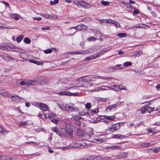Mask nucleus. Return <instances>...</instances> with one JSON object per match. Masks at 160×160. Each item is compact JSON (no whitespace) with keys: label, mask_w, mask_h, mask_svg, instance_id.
I'll return each mask as SVG.
<instances>
[{"label":"nucleus","mask_w":160,"mask_h":160,"mask_svg":"<svg viewBox=\"0 0 160 160\" xmlns=\"http://www.w3.org/2000/svg\"><path fill=\"white\" fill-rule=\"evenodd\" d=\"M84 134H82V138L83 140H88L92 137L93 133V130L92 128H89Z\"/></svg>","instance_id":"nucleus-1"},{"label":"nucleus","mask_w":160,"mask_h":160,"mask_svg":"<svg viewBox=\"0 0 160 160\" xmlns=\"http://www.w3.org/2000/svg\"><path fill=\"white\" fill-rule=\"evenodd\" d=\"M71 144V147L72 148H78L81 149L83 148L86 146L85 143L79 141H76L72 143Z\"/></svg>","instance_id":"nucleus-2"},{"label":"nucleus","mask_w":160,"mask_h":160,"mask_svg":"<svg viewBox=\"0 0 160 160\" xmlns=\"http://www.w3.org/2000/svg\"><path fill=\"white\" fill-rule=\"evenodd\" d=\"M65 128L66 129L67 134L69 135L70 137H71L72 135L73 130L71 125L69 124H67L66 125Z\"/></svg>","instance_id":"nucleus-3"},{"label":"nucleus","mask_w":160,"mask_h":160,"mask_svg":"<svg viewBox=\"0 0 160 160\" xmlns=\"http://www.w3.org/2000/svg\"><path fill=\"white\" fill-rule=\"evenodd\" d=\"M0 56L3 59H4L7 61H9L10 60H13L14 59V58L10 57L8 54L5 53L1 54Z\"/></svg>","instance_id":"nucleus-4"},{"label":"nucleus","mask_w":160,"mask_h":160,"mask_svg":"<svg viewBox=\"0 0 160 160\" xmlns=\"http://www.w3.org/2000/svg\"><path fill=\"white\" fill-rule=\"evenodd\" d=\"M38 106L43 111H48L49 110V107L47 105L43 103H40L38 104Z\"/></svg>","instance_id":"nucleus-5"},{"label":"nucleus","mask_w":160,"mask_h":160,"mask_svg":"<svg viewBox=\"0 0 160 160\" xmlns=\"http://www.w3.org/2000/svg\"><path fill=\"white\" fill-rule=\"evenodd\" d=\"M11 98L12 101L17 102H19L22 99L21 97H19L18 96L16 95L14 96L12 95Z\"/></svg>","instance_id":"nucleus-6"},{"label":"nucleus","mask_w":160,"mask_h":160,"mask_svg":"<svg viewBox=\"0 0 160 160\" xmlns=\"http://www.w3.org/2000/svg\"><path fill=\"white\" fill-rule=\"evenodd\" d=\"M80 7H81L87 9L89 8L90 7V5L88 3L83 0Z\"/></svg>","instance_id":"nucleus-7"},{"label":"nucleus","mask_w":160,"mask_h":160,"mask_svg":"<svg viewBox=\"0 0 160 160\" xmlns=\"http://www.w3.org/2000/svg\"><path fill=\"white\" fill-rule=\"evenodd\" d=\"M58 107L62 110L66 111H68L67 106L65 104H62V105H58Z\"/></svg>","instance_id":"nucleus-8"},{"label":"nucleus","mask_w":160,"mask_h":160,"mask_svg":"<svg viewBox=\"0 0 160 160\" xmlns=\"http://www.w3.org/2000/svg\"><path fill=\"white\" fill-rule=\"evenodd\" d=\"M128 154V152H122L118 155V157L119 158H123L127 157Z\"/></svg>","instance_id":"nucleus-9"},{"label":"nucleus","mask_w":160,"mask_h":160,"mask_svg":"<svg viewBox=\"0 0 160 160\" xmlns=\"http://www.w3.org/2000/svg\"><path fill=\"white\" fill-rule=\"evenodd\" d=\"M112 138L116 139H122L125 138V136L122 135L121 134H116L112 136Z\"/></svg>","instance_id":"nucleus-10"},{"label":"nucleus","mask_w":160,"mask_h":160,"mask_svg":"<svg viewBox=\"0 0 160 160\" xmlns=\"http://www.w3.org/2000/svg\"><path fill=\"white\" fill-rule=\"evenodd\" d=\"M117 107V104H114L112 105H109L108 107L106 108V111H108V109H109V111L112 109L115 108Z\"/></svg>","instance_id":"nucleus-11"},{"label":"nucleus","mask_w":160,"mask_h":160,"mask_svg":"<svg viewBox=\"0 0 160 160\" xmlns=\"http://www.w3.org/2000/svg\"><path fill=\"white\" fill-rule=\"evenodd\" d=\"M121 66H122V65L118 64L112 68H111V69L112 71H114L115 70H117L118 69H121L122 68H121Z\"/></svg>","instance_id":"nucleus-12"},{"label":"nucleus","mask_w":160,"mask_h":160,"mask_svg":"<svg viewBox=\"0 0 160 160\" xmlns=\"http://www.w3.org/2000/svg\"><path fill=\"white\" fill-rule=\"evenodd\" d=\"M82 1L83 0H74L73 2L75 4L78 6L80 7Z\"/></svg>","instance_id":"nucleus-13"},{"label":"nucleus","mask_w":160,"mask_h":160,"mask_svg":"<svg viewBox=\"0 0 160 160\" xmlns=\"http://www.w3.org/2000/svg\"><path fill=\"white\" fill-rule=\"evenodd\" d=\"M52 130L56 132L59 136H61L60 132L58 128L52 127Z\"/></svg>","instance_id":"nucleus-14"},{"label":"nucleus","mask_w":160,"mask_h":160,"mask_svg":"<svg viewBox=\"0 0 160 160\" xmlns=\"http://www.w3.org/2000/svg\"><path fill=\"white\" fill-rule=\"evenodd\" d=\"M83 78L84 82H88L91 81H93V80H92L91 79V78H90L88 76H83Z\"/></svg>","instance_id":"nucleus-15"},{"label":"nucleus","mask_w":160,"mask_h":160,"mask_svg":"<svg viewBox=\"0 0 160 160\" xmlns=\"http://www.w3.org/2000/svg\"><path fill=\"white\" fill-rule=\"evenodd\" d=\"M90 52V51H83L82 52H79V51H76L74 52V54H88V52Z\"/></svg>","instance_id":"nucleus-16"},{"label":"nucleus","mask_w":160,"mask_h":160,"mask_svg":"<svg viewBox=\"0 0 160 160\" xmlns=\"http://www.w3.org/2000/svg\"><path fill=\"white\" fill-rule=\"evenodd\" d=\"M11 17L12 18L14 19L15 20H18L20 16L18 14H13L11 15Z\"/></svg>","instance_id":"nucleus-17"},{"label":"nucleus","mask_w":160,"mask_h":160,"mask_svg":"<svg viewBox=\"0 0 160 160\" xmlns=\"http://www.w3.org/2000/svg\"><path fill=\"white\" fill-rule=\"evenodd\" d=\"M30 61L32 63H33L34 64H37V65H42V64H43V63L42 62H40L37 61L36 60H30Z\"/></svg>","instance_id":"nucleus-18"},{"label":"nucleus","mask_w":160,"mask_h":160,"mask_svg":"<svg viewBox=\"0 0 160 160\" xmlns=\"http://www.w3.org/2000/svg\"><path fill=\"white\" fill-rule=\"evenodd\" d=\"M48 115V118H49L50 120L54 118L56 116L55 114L53 113H49Z\"/></svg>","instance_id":"nucleus-19"},{"label":"nucleus","mask_w":160,"mask_h":160,"mask_svg":"<svg viewBox=\"0 0 160 160\" xmlns=\"http://www.w3.org/2000/svg\"><path fill=\"white\" fill-rule=\"evenodd\" d=\"M105 89H103L102 88L97 87L95 88L92 90L91 91V92H99L102 90H105Z\"/></svg>","instance_id":"nucleus-20"},{"label":"nucleus","mask_w":160,"mask_h":160,"mask_svg":"<svg viewBox=\"0 0 160 160\" xmlns=\"http://www.w3.org/2000/svg\"><path fill=\"white\" fill-rule=\"evenodd\" d=\"M82 131L79 128H78L77 129V134L78 136L79 137H82L83 134Z\"/></svg>","instance_id":"nucleus-21"},{"label":"nucleus","mask_w":160,"mask_h":160,"mask_svg":"<svg viewBox=\"0 0 160 160\" xmlns=\"http://www.w3.org/2000/svg\"><path fill=\"white\" fill-rule=\"evenodd\" d=\"M77 29L79 30H82L84 27H86V26L84 25L83 24H80L77 26Z\"/></svg>","instance_id":"nucleus-22"},{"label":"nucleus","mask_w":160,"mask_h":160,"mask_svg":"<svg viewBox=\"0 0 160 160\" xmlns=\"http://www.w3.org/2000/svg\"><path fill=\"white\" fill-rule=\"evenodd\" d=\"M72 118L74 120H76V121L78 120H83L82 118L80 116H74Z\"/></svg>","instance_id":"nucleus-23"},{"label":"nucleus","mask_w":160,"mask_h":160,"mask_svg":"<svg viewBox=\"0 0 160 160\" xmlns=\"http://www.w3.org/2000/svg\"><path fill=\"white\" fill-rule=\"evenodd\" d=\"M117 36L120 38H124L127 36V34L125 33H120L118 34Z\"/></svg>","instance_id":"nucleus-24"},{"label":"nucleus","mask_w":160,"mask_h":160,"mask_svg":"<svg viewBox=\"0 0 160 160\" xmlns=\"http://www.w3.org/2000/svg\"><path fill=\"white\" fill-rule=\"evenodd\" d=\"M150 144L148 142H145L142 143L140 145L141 147L142 148H146L150 146Z\"/></svg>","instance_id":"nucleus-25"},{"label":"nucleus","mask_w":160,"mask_h":160,"mask_svg":"<svg viewBox=\"0 0 160 160\" xmlns=\"http://www.w3.org/2000/svg\"><path fill=\"white\" fill-rule=\"evenodd\" d=\"M146 108L147 111H148L149 112H152L154 110H157V109H156L154 110V109L155 108H152L149 107L147 106H146Z\"/></svg>","instance_id":"nucleus-26"},{"label":"nucleus","mask_w":160,"mask_h":160,"mask_svg":"<svg viewBox=\"0 0 160 160\" xmlns=\"http://www.w3.org/2000/svg\"><path fill=\"white\" fill-rule=\"evenodd\" d=\"M23 38V36L22 34H21L18 37L16 38V41L18 42H20L22 40Z\"/></svg>","instance_id":"nucleus-27"},{"label":"nucleus","mask_w":160,"mask_h":160,"mask_svg":"<svg viewBox=\"0 0 160 160\" xmlns=\"http://www.w3.org/2000/svg\"><path fill=\"white\" fill-rule=\"evenodd\" d=\"M50 120L53 123L57 124L58 122L60 121V119L59 118L58 119H55L54 118Z\"/></svg>","instance_id":"nucleus-28"},{"label":"nucleus","mask_w":160,"mask_h":160,"mask_svg":"<svg viewBox=\"0 0 160 160\" xmlns=\"http://www.w3.org/2000/svg\"><path fill=\"white\" fill-rule=\"evenodd\" d=\"M112 22L113 23H112V24H114L116 27H120L121 25L119 22L113 20V21Z\"/></svg>","instance_id":"nucleus-29"},{"label":"nucleus","mask_w":160,"mask_h":160,"mask_svg":"<svg viewBox=\"0 0 160 160\" xmlns=\"http://www.w3.org/2000/svg\"><path fill=\"white\" fill-rule=\"evenodd\" d=\"M105 118H106V120H110L111 121H112L114 118V117L113 116H105Z\"/></svg>","instance_id":"nucleus-30"},{"label":"nucleus","mask_w":160,"mask_h":160,"mask_svg":"<svg viewBox=\"0 0 160 160\" xmlns=\"http://www.w3.org/2000/svg\"><path fill=\"white\" fill-rule=\"evenodd\" d=\"M24 42L28 44H29L31 42V40L30 39L28 38H25L24 40H23Z\"/></svg>","instance_id":"nucleus-31"},{"label":"nucleus","mask_w":160,"mask_h":160,"mask_svg":"<svg viewBox=\"0 0 160 160\" xmlns=\"http://www.w3.org/2000/svg\"><path fill=\"white\" fill-rule=\"evenodd\" d=\"M121 123V122H119L118 123L115 124V125L114 126V128H115V129H116V130H118L120 128V123Z\"/></svg>","instance_id":"nucleus-32"},{"label":"nucleus","mask_w":160,"mask_h":160,"mask_svg":"<svg viewBox=\"0 0 160 160\" xmlns=\"http://www.w3.org/2000/svg\"><path fill=\"white\" fill-rule=\"evenodd\" d=\"M101 3L104 6H108L110 4L109 2L108 1H104L102 0L101 2Z\"/></svg>","instance_id":"nucleus-33"},{"label":"nucleus","mask_w":160,"mask_h":160,"mask_svg":"<svg viewBox=\"0 0 160 160\" xmlns=\"http://www.w3.org/2000/svg\"><path fill=\"white\" fill-rule=\"evenodd\" d=\"M140 110L141 111V112L142 114L145 113L147 112L146 107H142Z\"/></svg>","instance_id":"nucleus-34"},{"label":"nucleus","mask_w":160,"mask_h":160,"mask_svg":"<svg viewBox=\"0 0 160 160\" xmlns=\"http://www.w3.org/2000/svg\"><path fill=\"white\" fill-rule=\"evenodd\" d=\"M36 83V81L34 80H31L29 81L28 82V85H35Z\"/></svg>","instance_id":"nucleus-35"},{"label":"nucleus","mask_w":160,"mask_h":160,"mask_svg":"<svg viewBox=\"0 0 160 160\" xmlns=\"http://www.w3.org/2000/svg\"><path fill=\"white\" fill-rule=\"evenodd\" d=\"M132 63L130 62H127L123 63V66L125 67H128L132 65Z\"/></svg>","instance_id":"nucleus-36"},{"label":"nucleus","mask_w":160,"mask_h":160,"mask_svg":"<svg viewBox=\"0 0 160 160\" xmlns=\"http://www.w3.org/2000/svg\"><path fill=\"white\" fill-rule=\"evenodd\" d=\"M3 95L5 97H7L11 98L12 95L9 93L4 92L3 93Z\"/></svg>","instance_id":"nucleus-37"},{"label":"nucleus","mask_w":160,"mask_h":160,"mask_svg":"<svg viewBox=\"0 0 160 160\" xmlns=\"http://www.w3.org/2000/svg\"><path fill=\"white\" fill-rule=\"evenodd\" d=\"M52 51L51 49H48L47 50H45L44 51V52L46 53H50L52 52Z\"/></svg>","instance_id":"nucleus-38"},{"label":"nucleus","mask_w":160,"mask_h":160,"mask_svg":"<svg viewBox=\"0 0 160 160\" xmlns=\"http://www.w3.org/2000/svg\"><path fill=\"white\" fill-rule=\"evenodd\" d=\"M103 20L104 22H106L111 23H113L112 22L113 20L110 19H103Z\"/></svg>","instance_id":"nucleus-39"},{"label":"nucleus","mask_w":160,"mask_h":160,"mask_svg":"<svg viewBox=\"0 0 160 160\" xmlns=\"http://www.w3.org/2000/svg\"><path fill=\"white\" fill-rule=\"evenodd\" d=\"M88 41H95L96 40L97 38H96L95 37H89L88 38Z\"/></svg>","instance_id":"nucleus-40"},{"label":"nucleus","mask_w":160,"mask_h":160,"mask_svg":"<svg viewBox=\"0 0 160 160\" xmlns=\"http://www.w3.org/2000/svg\"><path fill=\"white\" fill-rule=\"evenodd\" d=\"M12 51L14 52H21L22 50V49L18 48L16 47V49H13L12 50Z\"/></svg>","instance_id":"nucleus-41"},{"label":"nucleus","mask_w":160,"mask_h":160,"mask_svg":"<svg viewBox=\"0 0 160 160\" xmlns=\"http://www.w3.org/2000/svg\"><path fill=\"white\" fill-rule=\"evenodd\" d=\"M85 107L86 108L88 109H90L91 107V104L89 102H88L85 105Z\"/></svg>","instance_id":"nucleus-42"},{"label":"nucleus","mask_w":160,"mask_h":160,"mask_svg":"<svg viewBox=\"0 0 160 160\" xmlns=\"http://www.w3.org/2000/svg\"><path fill=\"white\" fill-rule=\"evenodd\" d=\"M94 160H102L101 158L98 156H94Z\"/></svg>","instance_id":"nucleus-43"},{"label":"nucleus","mask_w":160,"mask_h":160,"mask_svg":"<svg viewBox=\"0 0 160 160\" xmlns=\"http://www.w3.org/2000/svg\"><path fill=\"white\" fill-rule=\"evenodd\" d=\"M159 151H160V148H155L153 150V152L155 153H158Z\"/></svg>","instance_id":"nucleus-44"},{"label":"nucleus","mask_w":160,"mask_h":160,"mask_svg":"<svg viewBox=\"0 0 160 160\" xmlns=\"http://www.w3.org/2000/svg\"><path fill=\"white\" fill-rule=\"evenodd\" d=\"M41 15L44 17H45L47 18H49L50 17V16L49 15L47 14L46 13H42L41 14Z\"/></svg>","instance_id":"nucleus-45"},{"label":"nucleus","mask_w":160,"mask_h":160,"mask_svg":"<svg viewBox=\"0 0 160 160\" xmlns=\"http://www.w3.org/2000/svg\"><path fill=\"white\" fill-rule=\"evenodd\" d=\"M112 149H120L121 147L120 146H112Z\"/></svg>","instance_id":"nucleus-46"},{"label":"nucleus","mask_w":160,"mask_h":160,"mask_svg":"<svg viewBox=\"0 0 160 160\" xmlns=\"http://www.w3.org/2000/svg\"><path fill=\"white\" fill-rule=\"evenodd\" d=\"M80 114L82 116H84V115H87V116H89V113L88 112H80Z\"/></svg>","instance_id":"nucleus-47"},{"label":"nucleus","mask_w":160,"mask_h":160,"mask_svg":"<svg viewBox=\"0 0 160 160\" xmlns=\"http://www.w3.org/2000/svg\"><path fill=\"white\" fill-rule=\"evenodd\" d=\"M109 130L111 132H114L116 130L115 129V128H114V126H112L109 128Z\"/></svg>","instance_id":"nucleus-48"},{"label":"nucleus","mask_w":160,"mask_h":160,"mask_svg":"<svg viewBox=\"0 0 160 160\" xmlns=\"http://www.w3.org/2000/svg\"><path fill=\"white\" fill-rule=\"evenodd\" d=\"M68 111H74L75 109L73 107L70 106H69L68 108Z\"/></svg>","instance_id":"nucleus-49"},{"label":"nucleus","mask_w":160,"mask_h":160,"mask_svg":"<svg viewBox=\"0 0 160 160\" xmlns=\"http://www.w3.org/2000/svg\"><path fill=\"white\" fill-rule=\"evenodd\" d=\"M92 60V58L90 56V57L86 58L84 61H88Z\"/></svg>","instance_id":"nucleus-50"},{"label":"nucleus","mask_w":160,"mask_h":160,"mask_svg":"<svg viewBox=\"0 0 160 160\" xmlns=\"http://www.w3.org/2000/svg\"><path fill=\"white\" fill-rule=\"evenodd\" d=\"M39 116L42 119H43L44 118H46V115L45 114H41L40 113H39L38 114Z\"/></svg>","instance_id":"nucleus-51"},{"label":"nucleus","mask_w":160,"mask_h":160,"mask_svg":"<svg viewBox=\"0 0 160 160\" xmlns=\"http://www.w3.org/2000/svg\"><path fill=\"white\" fill-rule=\"evenodd\" d=\"M20 84L21 85H28V82H26L24 81H22L20 82Z\"/></svg>","instance_id":"nucleus-52"},{"label":"nucleus","mask_w":160,"mask_h":160,"mask_svg":"<svg viewBox=\"0 0 160 160\" xmlns=\"http://www.w3.org/2000/svg\"><path fill=\"white\" fill-rule=\"evenodd\" d=\"M77 81L79 82H84L83 76L79 78Z\"/></svg>","instance_id":"nucleus-53"},{"label":"nucleus","mask_w":160,"mask_h":160,"mask_svg":"<svg viewBox=\"0 0 160 160\" xmlns=\"http://www.w3.org/2000/svg\"><path fill=\"white\" fill-rule=\"evenodd\" d=\"M103 158L105 160H112L114 159H112V158L111 157H104Z\"/></svg>","instance_id":"nucleus-54"},{"label":"nucleus","mask_w":160,"mask_h":160,"mask_svg":"<svg viewBox=\"0 0 160 160\" xmlns=\"http://www.w3.org/2000/svg\"><path fill=\"white\" fill-rule=\"evenodd\" d=\"M0 48L3 50L8 49V48H7V46H0Z\"/></svg>","instance_id":"nucleus-55"},{"label":"nucleus","mask_w":160,"mask_h":160,"mask_svg":"<svg viewBox=\"0 0 160 160\" xmlns=\"http://www.w3.org/2000/svg\"><path fill=\"white\" fill-rule=\"evenodd\" d=\"M71 92L69 91H64V95L70 96Z\"/></svg>","instance_id":"nucleus-56"},{"label":"nucleus","mask_w":160,"mask_h":160,"mask_svg":"<svg viewBox=\"0 0 160 160\" xmlns=\"http://www.w3.org/2000/svg\"><path fill=\"white\" fill-rule=\"evenodd\" d=\"M142 52L141 51H139L137 52H136V55L137 56H139L140 55L142 54Z\"/></svg>","instance_id":"nucleus-57"},{"label":"nucleus","mask_w":160,"mask_h":160,"mask_svg":"<svg viewBox=\"0 0 160 160\" xmlns=\"http://www.w3.org/2000/svg\"><path fill=\"white\" fill-rule=\"evenodd\" d=\"M72 88V87H63V88H62V90H68L69 89H70L71 88Z\"/></svg>","instance_id":"nucleus-58"},{"label":"nucleus","mask_w":160,"mask_h":160,"mask_svg":"<svg viewBox=\"0 0 160 160\" xmlns=\"http://www.w3.org/2000/svg\"><path fill=\"white\" fill-rule=\"evenodd\" d=\"M139 13L138 10L137 9H135L134 10L133 15H134V14H138Z\"/></svg>","instance_id":"nucleus-59"},{"label":"nucleus","mask_w":160,"mask_h":160,"mask_svg":"<svg viewBox=\"0 0 160 160\" xmlns=\"http://www.w3.org/2000/svg\"><path fill=\"white\" fill-rule=\"evenodd\" d=\"M61 132L63 133H66V128H62L61 129Z\"/></svg>","instance_id":"nucleus-60"},{"label":"nucleus","mask_w":160,"mask_h":160,"mask_svg":"<svg viewBox=\"0 0 160 160\" xmlns=\"http://www.w3.org/2000/svg\"><path fill=\"white\" fill-rule=\"evenodd\" d=\"M9 48L10 49V50L12 51V50L14 49H16V48L13 45H11L9 47Z\"/></svg>","instance_id":"nucleus-61"},{"label":"nucleus","mask_w":160,"mask_h":160,"mask_svg":"<svg viewBox=\"0 0 160 160\" xmlns=\"http://www.w3.org/2000/svg\"><path fill=\"white\" fill-rule=\"evenodd\" d=\"M50 28V27L47 26L46 27H42L41 28V29L42 30H49Z\"/></svg>","instance_id":"nucleus-62"},{"label":"nucleus","mask_w":160,"mask_h":160,"mask_svg":"<svg viewBox=\"0 0 160 160\" xmlns=\"http://www.w3.org/2000/svg\"><path fill=\"white\" fill-rule=\"evenodd\" d=\"M2 2L3 3L6 7H8L9 8H10L9 4L5 1H2Z\"/></svg>","instance_id":"nucleus-63"},{"label":"nucleus","mask_w":160,"mask_h":160,"mask_svg":"<svg viewBox=\"0 0 160 160\" xmlns=\"http://www.w3.org/2000/svg\"><path fill=\"white\" fill-rule=\"evenodd\" d=\"M81 120H78V121H76V124L79 126H80V125L81 124Z\"/></svg>","instance_id":"nucleus-64"}]
</instances>
